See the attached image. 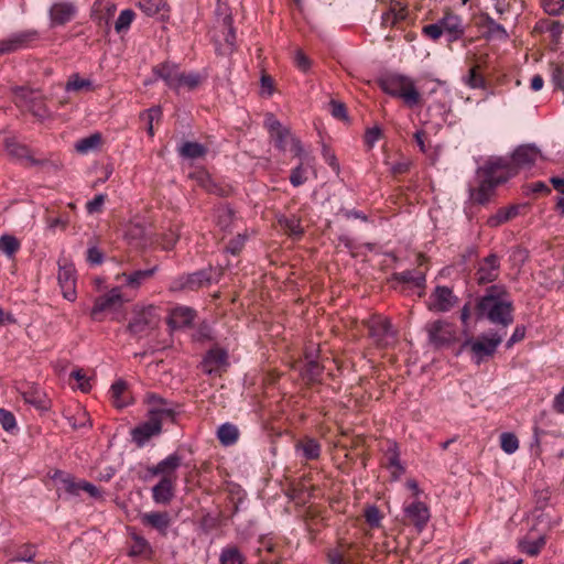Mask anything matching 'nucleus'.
I'll return each instance as SVG.
<instances>
[{
  "mask_svg": "<svg viewBox=\"0 0 564 564\" xmlns=\"http://www.w3.org/2000/svg\"><path fill=\"white\" fill-rule=\"evenodd\" d=\"M40 40L41 34L37 30L34 29L14 32L7 39L0 41V55L33 47Z\"/></svg>",
  "mask_w": 564,
  "mask_h": 564,
  "instance_id": "6e6552de",
  "label": "nucleus"
},
{
  "mask_svg": "<svg viewBox=\"0 0 564 564\" xmlns=\"http://www.w3.org/2000/svg\"><path fill=\"white\" fill-rule=\"evenodd\" d=\"M134 17H135V13L133 10H131V9L122 10L115 23L116 32L121 33V32L127 31L130 28Z\"/></svg>",
  "mask_w": 564,
  "mask_h": 564,
  "instance_id": "49530a36",
  "label": "nucleus"
},
{
  "mask_svg": "<svg viewBox=\"0 0 564 564\" xmlns=\"http://www.w3.org/2000/svg\"><path fill=\"white\" fill-rule=\"evenodd\" d=\"M83 89L91 90L93 89L91 80L82 78V77H79L78 74L70 76V78L68 79V82L66 84V90L78 91V90H83Z\"/></svg>",
  "mask_w": 564,
  "mask_h": 564,
  "instance_id": "09e8293b",
  "label": "nucleus"
},
{
  "mask_svg": "<svg viewBox=\"0 0 564 564\" xmlns=\"http://www.w3.org/2000/svg\"><path fill=\"white\" fill-rule=\"evenodd\" d=\"M280 224L291 235L299 236L302 234V227H301L300 219H297L295 217L284 218L283 220H280Z\"/></svg>",
  "mask_w": 564,
  "mask_h": 564,
  "instance_id": "bf43d9fd",
  "label": "nucleus"
},
{
  "mask_svg": "<svg viewBox=\"0 0 564 564\" xmlns=\"http://www.w3.org/2000/svg\"><path fill=\"white\" fill-rule=\"evenodd\" d=\"M500 446L507 454H513L519 448V441L513 433H502L500 435Z\"/></svg>",
  "mask_w": 564,
  "mask_h": 564,
  "instance_id": "8fccbe9b",
  "label": "nucleus"
},
{
  "mask_svg": "<svg viewBox=\"0 0 564 564\" xmlns=\"http://www.w3.org/2000/svg\"><path fill=\"white\" fill-rule=\"evenodd\" d=\"M505 335L506 330L481 334L475 339L466 340L464 346L469 347L476 364L479 365L486 358H490L496 354Z\"/></svg>",
  "mask_w": 564,
  "mask_h": 564,
  "instance_id": "423d86ee",
  "label": "nucleus"
},
{
  "mask_svg": "<svg viewBox=\"0 0 564 564\" xmlns=\"http://www.w3.org/2000/svg\"><path fill=\"white\" fill-rule=\"evenodd\" d=\"M370 336L378 343L382 344L389 336H392L391 323L383 317H376L368 324Z\"/></svg>",
  "mask_w": 564,
  "mask_h": 564,
  "instance_id": "393cba45",
  "label": "nucleus"
},
{
  "mask_svg": "<svg viewBox=\"0 0 564 564\" xmlns=\"http://www.w3.org/2000/svg\"><path fill=\"white\" fill-rule=\"evenodd\" d=\"M295 449L306 460H315L321 455V444L311 437H305L295 444Z\"/></svg>",
  "mask_w": 564,
  "mask_h": 564,
  "instance_id": "c85d7f7f",
  "label": "nucleus"
},
{
  "mask_svg": "<svg viewBox=\"0 0 564 564\" xmlns=\"http://www.w3.org/2000/svg\"><path fill=\"white\" fill-rule=\"evenodd\" d=\"M149 419L134 427L131 432L132 440L138 446H143L152 436L161 433L163 420H174L175 406L156 394H149Z\"/></svg>",
  "mask_w": 564,
  "mask_h": 564,
  "instance_id": "f03ea898",
  "label": "nucleus"
},
{
  "mask_svg": "<svg viewBox=\"0 0 564 564\" xmlns=\"http://www.w3.org/2000/svg\"><path fill=\"white\" fill-rule=\"evenodd\" d=\"M525 208V205H511L509 207H502L497 210V213L490 216L487 220L490 227H498L520 214V209Z\"/></svg>",
  "mask_w": 564,
  "mask_h": 564,
  "instance_id": "bb28decb",
  "label": "nucleus"
},
{
  "mask_svg": "<svg viewBox=\"0 0 564 564\" xmlns=\"http://www.w3.org/2000/svg\"><path fill=\"white\" fill-rule=\"evenodd\" d=\"M552 82L556 88L564 91V65L556 64L553 67Z\"/></svg>",
  "mask_w": 564,
  "mask_h": 564,
  "instance_id": "69168bd1",
  "label": "nucleus"
},
{
  "mask_svg": "<svg viewBox=\"0 0 564 564\" xmlns=\"http://www.w3.org/2000/svg\"><path fill=\"white\" fill-rule=\"evenodd\" d=\"M202 185L208 193L215 194L220 197H227L231 192V188L229 186L217 184L209 176H206Z\"/></svg>",
  "mask_w": 564,
  "mask_h": 564,
  "instance_id": "a18cd8bd",
  "label": "nucleus"
},
{
  "mask_svg": "<svg viewBox=\"0 0 564 564\" xmlns=\"http://www.w3.org/2000/svg\"><path fill=\"white\" fill-rule=\"evenodd\" d=\"M329 107H330V113L334 118H336L338 120H347V118H348L347 117V108H346L345 104L333 99L329 102Z\"/></svg>",
  "mask_w": 564,
  "mask_h": 564,
  "instance_id": "680f3d73",
  "label": "nucleus"
},
{
  "mask_svg": "<svg viewBox=\"0 0 564 564\" xmlns=\"http://www.w3.org/2000/svg\"><path fill=\"white\" fill-rule=\"evenodd\" d=\"M386 468L390 471V475L393 480L399 479L405 471L404 466L400 460V453L398 445L395 443H391L384 454Z\"/></svg>",
  "mask_w": 564,
  "mask_h": 564,
  "instance_id": "4be33fe9",
  "label": "nucleus"
},
{
  "mask_svg": "<svg viewBox=\"0 0 564 564\" xmlns=\"http://www.w3.org/2000/svg\"><path fill=\"white\" fill-rule=\"evenodd\" d=\"M140 9L149 17H153L165 9V0H140Z\"/></svg>",
  "mask_w": 564,
  "mask_h": 564,
  "instance_id": "79ce46f5",
  "label": "nucleus"
},
{
  "mask_svg": "<svg viewBox=\"0 0 564 564\" xmlns=\"http://www.w3.org/2000/svg\"><path fill=\"white\" fill-rule=\"evenodd\" d=\"M219 562L220 564H243L245 557L237 546L229 545L223 549Z\"/></svg>",
  "mask_w": 564,
  "mask_h": 564,
  "instance_id": "e433bc0d",
  "label": "nucleus"
},
{
  "mask_svg": "<svg viewBox=\"0 0 564 564\" xmlns=\"http://www.w3.org/2000/svg\"><path fill=\"white\" fill-rule=\"evenodd\" d=\"M127 390V386L124 381H116L110 388V394L113 401L115 406L123 408L128 404V401L124 398V393Z\"/></svg>",
  "mask_w": 564,
  "mask_h": 564,
  "instance_id": "58836bf2",
  "label": "nucleus"
},
{
  "mask_svg": "<svg viewBox=\"0 0 564 564\" xmlns=\"http://www.w3.org/2000/svg\"><path fill=\"white\" fill-rule=\"evenodd\" d=\"M182 459L177 454H172L152 467H148L151 476L176 477L175 470L181 466Z\"/></svg>",
  "mask_w": 564,
  "mask_h": 564,
  "instance_id": "5701e85b",
  "label": "nucleus"
},
{
  "mask_svg": "<svg viewBox=\"0 0 564 564\" xmlns=\"http://www.w3.org/2000/svg\"><path fill=\"white\" fill-rule=\"evenodd\" d=\"M227 355L220 349H212L208 351L202 362V370L207 373H213L226 361Z\"/></svg>",
  "mask_w": 564,
  "mask_h": 564,
  "instance_id": "c756f323",
  "label": "nucleus"
},
{
  "mask_svg": "<svg viewBox=\"0 0 564 564\" xmlns=\"http://www.w3.org/2000/svg\"><path fill=\"white\" fill-rule=\"evenodd\" d=\"M145 235V228L141 224H130L126 231L124 237L129 243L142 239Z\"/></svg>",
  "mask_w": 564,
  "mask_h": 564,
  "instance_id": "864d4df0",
  "label": "nucleus"
},
{
  "mask_svg": "<svg viewBox=\"0 0 564 564\" xmlns=\"http://www.w3.org/2000/svg\"><path fill=\"white\" fill-rule=\"evenodd\" d=\"M70 377L78 382L77 387L80 389V391L88 392L90 390L89 379L82 369L72 371Z\"/></svg>",
  "mask_w": 564,
  "mask_h": 564,
  "instance_id": "0e129e2a",
  "label": "nucleus"
},
{
  "mask_svg": "<svg viewBox=\"0 0 564 564\" xmlns=\"http://www.w3.org/2000/svg\"><path fill=\"white\" fill-rule=\"evenodd\" d=\"M196 316V312L187 306L175 307L170 317V325L173 328L189 326Z\"/></svg>",
  "mask_w": 564,
  "mask_h": 564,
  "instance_id": "a878e982",
  "label": "nucleus"
},
{
  "mask_svg": "<svg viewBox=\"0 0 564 564\" xmlns=\"http://www.w3.org/2000/svg\"><path fill=\"white\" fill-rule=\"evenodd\" d=\"M397 279L401 282L412 283L417 288H423L425 284V270H406L397 274Z\"/></svg>",
  "mask_w": 564,
  "mask_h": 564,
  "instance_id": "72a5a7b5",
  "label": "nucleus"
},
{
  "mask_svg": "<svg viewBox=\"0 0 564 564\" xmlns=\"http://www.w3.org/2000/svg\"><path fill=\"white\" fill-rule=\"evenodd\" d=\"M6 150L12 158L19 160H26L31 165H37L41 161L34 159L31 154V150L18 142L14 138H7L4 141Z\"/></svg>",
  "mask_w": 564,
  "mask_h": 564,
  "instance_id": "b1692460",
  "label": "nucleus"
},
{
  "mask_svg": "<svg viewBox=\"0 0 564 564\" xmlns=\"http://www.w3.org/2000/svg\"><path fill=\"white\" fill-rule=\"evenodd\" d=\"M207 148L198 142L185 141L178 148V154L184 159L196 160L205 156Z\"/></svg>",
  "mask_w": 564,
  "mask_h": 564,
  "instance_id": "7c9ffc66",
  "label": "nucleus"
},
{
  "mask_svg": "<svg viewBox=\"0 0 564 564\" xmlns=\"http://www.w3.org/2000/svg\"><path fill=\"white\" fill-rule=\"evenodd\" d=\"M381 135H382V130L378 126L368 128L366 130V133L364 137L365 144L368 148H372L375 145V143L381 138Z\"/></svg>",
  "mask_w": 564,
  "mask_h": 564,
  "instance_id": "e2e57ef3",
  "label": "nucleus"
},
{
  "mask_svg": "<svg viewBox=\"0 0 564 564\" xmlns=\"http://www.w3.org/2000/svg\"><path fill=\"white\" fill-rule=\"evenodd\" d=\"M107 199L106 194H98L91 200L87 202L86 210L88 214H97L102 210V206Z\"/></svg>",
  "mask_w": 564,
  "mask_h": 564,
  "instance_id": "13d9d810",
  "label": "nucleus"
},
{
  "mask_svg": "<svg viewBox=\"0 0 564 564\" xmlns=\"http://www.w3.org/2000/svg\"><path fill=\"white\" fill-rule=\"evenodd\" d=\"M306 359L307 361L303 369L301 370V373L303 378L306 379L307 381L315 382L319 379L323 372V367L317 361L310 359L307 355Z\"/></svg>",
  "mask_w": 564,
  "mask_h": 564,
  "instance_id": "4c0bfd02",
  "label": "nucleus"
},
{
  "mask_svg": "<svg viewBox=\"0 0 564 564\" xmlns=\"http://www.w3.org/2000/svg\"><path fill=\"white\" fill-rule=\"evenodd\" d=\"M484 26L487 29L490 35H495L499 39L506 40L509 37V34L505 26L498 22H496L488 13L481 14Z\"/></svg>",
  "mask_w": 564,
  "mask_h": 564,
  "instance_id": "f704fd0d",
  "label": "nucleus"
},
{
  "mask_svg": "<svg viewBox=\"0 0 564 564\" xmlns=\"http://www.w3.org/2000/svg\"><path fill=\"white\" fill-rule=\"evenodd\" d=\"M404 516L415 527L417 532L424 530L431 518L429 507L420 500L406 505L404 507Z\"/></svg>",
  "mask_w": 564,
  "mask_h": 564,
  "instance_id": "4468645a",
  "label": "nucleus"
},
{
  "mask_svg": "<svg viewBox=\"0 0 564 564\" xmlns=\"http://www.w3.org/2000/svg\"><path fill=\"white\" fill-rule=\"evenodd\" d=\"M155 78L162 79L167 87L177 90L178 66L169 62L158 64L152 69Z\"/></svg>",
  "mask_w": 564,
  "mask_h": 564,
  "instance_id": "412c9836",
  "label": "nucleus"
},
{
  "mask_svg": "<svg viewBox=\"0 0 564 564\" xmlns=\"http://www.w3.org/2000/svg\"><path fill=\"white\" fill-rule=\"evenodd\" d=\"M0 424L6 431H11L15 427L14 415L4 409H0Z\"/></svg>",
  "mask_w": 564,
  "mask_h": 564,
  "instance_id": "338daca9",
  "label": "nucleus"
},
{
  "mask_svg": "<svg viewBox=\"0 0 564 564\" xmlns=\"http://www.w3.org/2000/svg\"><path fill=\"white\" fill-rule=\"evenodd\" d=\"M101 144V134L93 133L86 138L78 140L75 144V149L78 153H88L91 150L97 149Z\"/></svg>",
  "mask_w": 564,
  "mask_h": 564,
  "instance_id": "c9c22d12",
  "label": "nucleus"
},
{
  "mask_svg": "<svg viewBox=\"0 0 564 564\" xmlns=\"http://www.w3.org/2000/svg\"><path fill=\"white\" fill-rule=\"evenodd\" d=\"M107 256L102 252V249H87L86 260L90 267L100 265Z\"/></svg>",
  "mask_w": 564,
  "mask_h": 564,
  "instance_id": "4d7b16f0",
  "label": "nucleus"
},
{
  "mask_svg": "<svg viewBox=\"0 0 564 564\" xmlns=\"http://www.w3.org/2000/svg\"><path fill=\"white\" fill-rule=\"evenodd\" d=\"M58 284L62 291V295L65 300L74 302L76 300V270L73 263L66 259L58 261Z\"/></svg>",
  "mask_w": 564,
  "mask_h": 564,
  "instance_id": "9d476101",
  "label": "nucleus"
},
{
  "mask_svg": "<svg viewBox=\"0 0 564 564\" xmlns=\"http://www.w3.org/2000/svg\"><path fill=\"white\" fill-rule=\"evenodd\" d=\"M539 154L538 148L524 144L518 147L510 159L503 156L490 158L477 169L479 185L470 189V198L477 204H487L495 195L497 186L516 176L520 169L531 167Z\"/></svg>",
  "mask_w": 564,
  "mask_h": 564,
  "instance_id": "f257e3e1",
  "label": "nucleus"
},
{
  "mask_svg": "<svg viewBox=\"0 0 564 564\" xmlns=\"http://www.w3.org/2000/svg\"><path fill=\"white\" fill-rule=\"evenodd\" d=\"M430 341L435 347H444L457 339V333L453 324L445 321H435L426 326Z\"/></svg>",
  "mask_w": 564,
  "mask_h": 564,
  "instance_id": "9b49d317",
  "label": "nucleus"
},
{
  "mask_svg": "<svg viewBox=\"0 0 564 564\" xmlns=\"http://www.w3.org/2000/svg\"><path fill=\"white\" fill-rule=\"evenodd\" d=\"M213 274V270H200L192 274L177 276L171 282L170 290L173 292L198 290L212 283Z\"/></svg>",
  "mask_w": 564,
  "mask_h": 564,
  "instance_id": "1a4fd4ad",
  "label": "nucleus"
},
{
  "mask_svg": "<svg viewBox=\"0 0 564 564\" xmlns=\"http://www.w3.org/2000/svg\"><path fill=\"white\" fill-rule=\"evenodd\" d=\"M160 317L154 306L135 310L127 326V330L134 337L142 338L158 327Z\"/></svg>",
  "mask_w": 564,
  "mask_h": 564,
  "instance_id": "0eeeda50",
  "label": "nucleus"
},
{
  "mask_svg": "<svg viewBox=\"0 0 564 564\" xmlns=\"http://www.w3.org/2000/svg\"><path fill=\"white\" fill-rule=\"evenodd\" d=\"M22 398L25 403H29L41 411L47 410L50 406V400L45 392L39 387H30L28 390L22 392Z\"/></svg>",
  "mask_w": 564,
  "mask_h": 564,
  "instance_id": "cd10ccee",
  "label": "nucleus"
},
{
  "mask_svg": "<svg viewBox=\"0 0 564 564\" xmlns=\"http://www.w3.org/2000/svg\"><path fill=\"white\" fill-rule=\"evenodd\" d=\"M130 538H131V545H130V552H129L130 555L139 556V555H145V554L151 553V551H152L151 545L144 536H142L135 532H132L130 534Z\"/></svg>",
  "mask_w": 564,
  "mask_h": 564,
  "instance_id": "473e14b6",
  "label": "nucleus"
},
{
  "mask_svg": "<svg viewBox=\"0 0 564 564\" xmlns=\"http://www.w3.org/2000/svg\"><path fill=\"white\" fill-rule=\"evenodd\" d=\"M365 518L371 528H379L382 519L380 510L376 506H369L365 510Z\"/></svg>",
  "mask_w": 564,
  "mask_h": 564,
  "instance_id": "6e6d98bb",
  "label": "nucleus"
},
{
  "mask_svg": "<svg viewBox=\"0 0 564 564\" xmlns=\"http://www.w3.org/2000/svg\"><path fill=\"white\" fill-rule=\"evenodd\" d=\"M424 36L432 41H437L443 34L448 44L460 40L465 34V26L462 18L451 9H446L443 17L437 22L424 25L422 28Z\"/></svg>",
  "mask_w": 564,
  "mask_h": 564,
  "instance_id": "39448f33",
  "label": "nucleus"
},
{
  "mask_svg": "<svg viewBox=\"0 0 564 564\" xmlns=\"http://www.w3.org/2000/svg\"><path fill=\"white\" fill-rule=\"evenodd\" d=\"M47 228L50 230L55 231L56 229H59L62 231L66 230L70 223V216L68 213H63L57 216H48L46 218Z\"/></svg>",
  "mask_w": 564,
  "mask_h": 564,
  "instance_id": "c03bdc74",
  "label": "nucleus"
},
{
  "mask_svg": "<svg viewBox=\"0 0 564 564\" xmlns=\"http://www.w3.org/2000/svg\"><path fill=\"white\" fill-rule=\"evenodd\" d=\"M307 177L305 175V170L303 165L300 164L291 171L290 182L293 186L297 187L303 185L306 182Z\"/></svg>",
  "mask_w": 564,
  "mask_h": 564,
  "instance_id": "052dcab7",
  "label": "nucleus"
},
{
  "mask_svg": "<svg viewBox=\"0 0 564 564\" xmlns=\"http://www.w3.org/2000/svg\"><path fill=\"white\" fill-rule=\"evenodd\" d=\"M541 7L549 15H558L564 11V0H540Z\"/></svg>",
  "mask_w": 564,
  "mask_h": 564,
  "instance_id": "5fc2aeb1",
  "label": "nucleus"
},
{
  "mask_svg": "<svg viewBox=\"0 0 564 564\" xmlns=\"http://www.w3.org/2000/svg\"><path fill=\"white\" fill-rule=\"evenodd\" d=\"M77 12L78 9L72 1L54 2L48 10L51 28L63 26L67 24L76 17Z\"/></svg>",
  "mask_w": 564,
  "mask_h": 564,
  "instance_id": "ddd939ff",
  "label": "nucleus"
},
{
  "mask_svg": "<svg viewBox=\"0 0 564 564\" xmlns=\"http://www.w3.org/2000/svg\"><path fill=\"white\" fill-rule=\"evenodd\" d=\"M140 521L144 527L156 530L160 535L166 536L167 530L172 524V517L167 511H150L140 516Z\"/></svg>",
  "mask_w": 564,
  "mask_h": 564,
  "instance_id": "dca6fc26",
  "label": "nucleus"
},
{
  "mask_svg": "<svg viewBox=\"0 0 564 564\" xmlns=\"http://www.w3.org/2000/svg\"><path fill=\"white\" fill-rule=\"evenodd\" d=\"M328 561L330 564H351L352 558L349 553V547L347 550H332L328 553Z\"/></svg>",
  "mask_w": 564,
  "mask_h": 564,
  "instance_id": "3c124183",
  "label": "nucleus"
},
{
  "mask_svg": "<svg viewBox=\"0 0 564 564\" xmlns=\"http://www.w3.org/2000/svg\"><path fill=\"white\" fill-rule=\"evenodd\" d=\"M378 85L383 93L401 98L409 107H414L421 101V95L414 82L405 75L386 74L378 79Z\"/></svg>",
  "mask_w": 564,
  "mask_h": 564,
  "instance_id": "20e7f679",
  "label": "nucleus"
},
{
  "mask_svg": "<svg viewBox=\"0 0 564 564\" xmlns=\"http://www.w3.org/2000/svg\"><path fill=\"white\" fill-rule=\"evenodd\" d=\"M525 194H550L551 188L544 182H534L524 187Z\"/></svg>",
  "mask_w": 564,
  "mask_h": 564,
  "instance_id": "774afa93",
  "label": "nucleus"
},
{
  "mask_svg": "<svg viewBox=\"0 0 564 564\" xmlns=\"http://www.w3.org/2000/svg\"><path fill=\"white\" fill-rule=\"evenodd\" d=\"M35 554V545L24 544L17 550L12 561L31 562Z\"/></svg>",
  "mask_w": 564,
  "mask_h": 564,
  "instance_id": "603ef678",
  "label": "nucleus"
},
{
  "mask_svg": "<svg viewBox=\"0 0 564 564\" xmlns=\"http://www.w3.org/2000/svg\"><path fill=\"white\" fill-rule=\"evenodd\" d=\"M238 436L239 431L234 424L225 423L218 427L217 437L219 442L225 446L235 444L238 440Z\"/></svg>",
  "mask_w": 564,
  "mask_h": 564,
  "instance_id": "2f4dec72",
  "label": "nucleus"
},
{
  "mask_svg": "<svg viewBox=\"0 0 564 564\" xmlns=\"http://www.w3.org/2000/svg\"><path fill=\"white\" fill-rule=\"evenodd\" d=\"M430 299V310L436 312H447L456 302L452 290L446 286H437Z\"/></svg>",
  "mask_w": 564,
  "mask_h": 564,
  "instance_id": "6ab92c4d",
  "label": "nucleus"
},
{
  "mask_svg": "<svg viewBox=\"0 0 564 564\" xmlns=\"http://www.w3.org/2000/svg\"><path fill=\"white\" fill-rule=\"evenodd\" d=\"M499 259L495 253H490L479 264L477 280L479 284H486L495 281L499 272Z\"/></svg>",
  "mask_w": 564,
  "mask_h": 564,
  "instance_id": "aec40b11",
  "label": "nucleus"
},
{
  "mask_svg": "<svg viewBox=\"0 0 564 564\" xmlns=\"http://www.w3.org/2000/svg\"><path fill=\"white\" fill-rule=\"evenodd\" d=\"M465 84L473 89L487 88V82L485 77L478 72V65H475L469 69L468 75L465 77Z\"/></svg>",
  "mask_w": 564,
  "mask_h": 564,
  "instance_id": "ea45409f",
  "label": "nucleus"
},
{
  "mask_svg": "<svg viewBox=\"0 0 564 564\" xmlns=\"http://www.w3.org/2000/svg\"><path fill=\"white\" fill-rule=\"evenodd\" d=\"M176 477H162L152 488L153 501L166 506L174 498Z\"/></svg>",
  "mask_w": 564,
  "mask_h": 564,
  "instance_id": "a211bd4d",
  "label": "nucleus"
},
{
  "mask_svg": "<svg viewBox=\"0 0 564 564\" xmlns=\"http://www.w3.org/2000/svg\"><path fill=\"white\" fill-rule=\"evenodd\" d=\"M270 135L274 142V147L279 150L286 151L290 143L289 149L294 153V155L300 156L302 154L303 148L301 141L292 135L289 128L283 126L281 129Z\"/></svg>",
  "mask_w": 564,
  "mask_h": 564,
  "instance_id": "f3484780",
  "label": "nucleus"
},
{
  "mask_svg": "<svg viewBox=\"0 0 564 564\" xmlns=\"http://www.w3.org/2000/svg\"><path fill=\"white\" fill-rule=\"evenodd\" d=\"M203 79H204V77L198 73H188V74L180 73L178 82H177V89L180 87L184 86V87H187L189 90H193L202 84Z\"/></svg>",
  "mask_w": 564,
  "mask_h": 564,
  "instance_id": "a19ab883",
  "label": "nucleus"
},
{
  "mask_svg": "<svg viewBox=\"0 0 564 564\" xmlns=\"http://www.w3.org/2000/svg\"><path fill=\"white\" fill-rule=\"evenodd\" d=\"M15 102L25 107L29 111H31L35 117L45 118L47 115V110L40 98V96L33 90L26 87H17L14 90Z\"/></svg>",
  "mask_w": 564,
  "mask_h": 564,
  "instance_id": "f8f14e48",
  "label": "nucleus"
},
{
  "mask_svg": "<svg viewBox=\"0 0 564 564\" xmlns=\"http://www.w3.org/2000/svg\"><path fill=\"white\" fill-rule=\"evenodd\" d=\"M127 300L123 297L120 288H113L108 293L99 296L95 301L91 315L96 317L99 313L106 311L119 310Z\"/></svg>",
  "mask_w": 564,
  "mask_h": 564,
  "instance_id": "2eb2a0df",
  "label": "nucleus"
},
{
  "mask_svg": "<svg viewBox=\"0 0 564 564\" xmlns=\"http://www.w3.org/2000/svg\"><path fill=\"white\" fill-rule=\"evenodd\" d=\"M155 268L148 269V270H137L132 272L131 274L127 275L126 284L131 288H138L141 285L143 281L152 276L154 273Z\"/></svg>",
  "mask_w": 564,
  "mask_h": 564,
  "instance_id": "de8ad7c7",
  "label": "nucleus"
},
{
  "mask_svg": "<svg viewBox=\"0 0 564 564\" xmlns=\"http://www.w3.org/2000/svg\"><path fill=\"white\" fill-rule=\"evenodd\" d=\"M546 541L544 536H540L534 541H521L519 543V547L522 552L527 553L530 556H536L541 550L544 547Z\"/></svg>",
  "mask_w": 564,
  "mask_h": 564,
  "instance_id": "37998d69",
  "label": "nucleus"
},
{
  "mask_svg": "<svg viewBox=\"0 0 564 564\" xmlns=\"http://www.w3.org/2000/svg\"><path fill=\"white\" fill-rule=\"evenodd\" d=\"M478 318H486L499 326L498 330L506 329L513 323V305L510 301L498 294V286H490L476 305Z\"/></svg>",
  "mask_w": 564,
  "mask_h": 564,
  "instance_id": "7ed1b4c3",
  "label": "nucleus"
}]
</instances>
